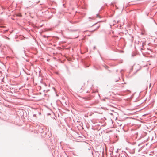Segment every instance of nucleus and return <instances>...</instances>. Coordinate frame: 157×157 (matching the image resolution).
<instances>
[{
	"mask_svg": "<svg viewBox=\"0 0 157 157\" xmlns=\"http://www.w3.org/2000/svg\"><path fill=\"white\" fill-rule=\"evenodd\" d=\"M98 17H100V16H99V15Z\"/></svg>",
	"mask_w": 157,
	"mask_h": 157,
	"instance_id": "f257e3e1",
	"label": "nucleus"
}]
</instances>
